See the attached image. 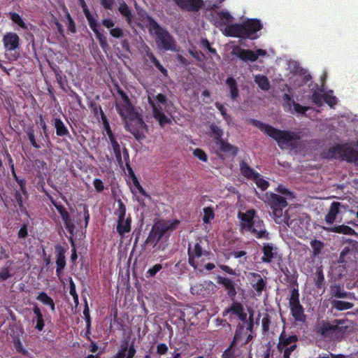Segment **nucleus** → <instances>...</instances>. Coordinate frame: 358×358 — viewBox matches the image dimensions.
Wrapping results in <instances>:
<instances>
[{
  "label": "nucleus",
  "instance_id": "nucleus-1",
  "mask_svg": "<svg viewBox=\"0 0 358 358\" xmlns=\"http://www.w3.org/2000/svg\"><path fill=\"white\" fill-rule=\"evenodd\" d=\"M115 108L125 123V127L136 139H141L143 136L145 123L138 113L129 101L126 94L117 90V96L115 98Z\"/></svg>",
  "mask_w": 358,
  "mask_h": 358
},
{
  "label": "nucleus",
  "instance_id": "nucleus-2",
  "mask_svg": "<svg viewBox=\"0 0 358 358\" xmlns=\"http://www.w3.org/2000/svg\"><path fill=\"white\" fill-rule=\"evenodd\" d=\"M277 191L283 194L285 196H279L274 193L267 194V200L273 210V215L275 221L278 224H285L287 225L291 217L296 215V209L289 208L285 213L282 212V208H285L287 205V199H292L293 195L292 192L288 191L283 186H279Z\"/></svg>",
  "mask_w": 358,
  "mask_h": 358
},
{
  "label": "nucleus",
  "instance_id": "nucleus-3",
  "mask_svg": "<svg viewBox=\"0 0 358 358\" xmlns=\"http://www.w3.org/2000/svg\"><path fill=\"white\" fill-rule=\"evenodd\" d=\"M238 217L241 219V227L243 232H248L257 238L268 237V234L263 221L255 216V210L250 209L245 213L239 212Z\"/></svg>",
  "mask_w": 358,
  "mask_h": 358
},
{
  "label": "nucleus",
  "instance_id": "nucleus-4",
  "mask_svg": "<svg viewBox=\"0 0 358 358\" xmlns=\"http://www.w3.org/2000/svg\"><path fill=\"white\" fill-rule=\"evenodd\" d=\"M255 124L261 131L273 138L281 148H287L295 144L297 135L287 131L277 129L268 124L255 121Z\"/></svg>",
  "mask_w": 358,
  "mask_h": 358
},
{
  "label": "nucleus",
  "instance_id": "nucleus-5",
  "mask_svg": "<svg viewBox=\"0 0 358 358\" xmlns=\"http://www.w3.org/2000/svg\"><path fill=\"white\" fill-rule=\"evenodd\" d=\"M355 147V144L352 143L334 145L329 149L327 157L341 158L358 165V151Z\"/></svg>",
  "mask_w": 358,
  "mask_h": 358
},
{
  "label": "nucleus",
  "instance_id": "nucleus-6",
  "mask_svg": "<svg viewBox=\"0 0 358 358\" xmlns=\"http://www.w3.org/2000/svg\"><path fill=\"white\" fill-rule=\"evenodd\" d=\"M150 31L157 36L156 43L159 48L164 50H174L175 42L171 35L162 29L152 19L148 17Z\"/></svg>",
  "mask_w": 358,
  "mask_h": 358
},
{
  "label": "nucleus",
  "instance_id": "nucleus-7",
  "mask_svg": "<svg viewBox=\"0 0 358 358\" xmlns=\"http://www.w3.org/2000/svg\"><path fill=\"white\" fill-rule=\"evenodd\" d=\"M148 102L151 105L154 117L158 121L161 127L171 122V120L164 114L167 111L168 103L166 97L162 94L156 96L155 100L148 96Z\"/></svg>",
  "mask_w": 358,
  "mask_h": 358
},
{
  "label": "nucleus",
  "instance_id": "nucleus-8",
  "mask_svg": "<svg viewBox=\"0 0 358 358\" xmlns=\"http://www.w3.org/2000/svg\"><path fill=\"white\" fill-rule=\"evenodd\" d=\"M179 224L178 220L171 221H159L157 222L152 227V229L147 238V242L153 246L162 238L169 231L175 229Z\"/></svg>",
  "mask_w": 358,
  "mask_h": 358
},
{
  "label": "nucleus",
  "instance_id": "nucleus-9",
  "mask_svg": "<svg viewBox=\"0 0 358 358\" xmlns=\"http://www.w3.org/2000/svg\"><path fill=\"white\" fill-rule=\"evenodd\" d=\"M210 130L213 133L212 137L214 138L215 144L214 149L218 155L222 156L223 154H225L234 156L237 154L238 150L236 148L224 141L221 138L223 132L218 127L212 124L210 126Z\"/></svg>",
  "mask_w": 358,
  "mask_h": 358
},
{
  "label": "nucleus",
  "instance_id": "nucleus-10",
  "mask_svg": "<svg viewBox=\"0 0 358 358\" xmlns=\"http://www.w3.org/2000/svg\"><path fill=\"white\" fill-rule=\"evenodd\" d=\"M310 225V218L304 213H299L296 210V215L291 217L287 227L291 228L299 236H303Z\"/></svg>",
  "mask_w": 358,
  "mask_h": 358
},
{
  "label": "nucleus",
  "instance_id": "nucleus-11",
  "mask_svg": "<svg viewBox=\"0 0 358 358\" xmlns=\"http://www.w3.org/2000/svg\"><path fill=\"white\" fill-rule=\"evenodd\" d=\"M297 337L295 335H287L282 331L279 338L278 348L283 352L284 358H289L291 352L296 348Z\"/></svg>",
  "mask_w": 358,
  "mask_h": 358
},
{
  "label": "nucleus",
  "instance_id": "nucleus-12",
  "mask_svg": "<svg viewBox=\"0 0 358 358\" xmlns=\"http://www.w3.org/2000/svg\"><path fill=\"white\" fill-rule=\"evenodd\" d=\"M289 308L292 316L295 320L299 322L305 321L306 316L303 308L299 302V294L298 289H294L289 298Z\"/></svg>",
  "mask_w": 358,
  "mask_h": 358
},
{
  "label": "nucleus",
  "instance_id": "nucleus-13",
  "mask_svg": "<svg viewBox=\"0 0 358 358\" xmlns=\"http://www.w3.org/2000/svg\"><path fill=\"white\" fill-rule=\"evenodd\" d=\"M232 54L239 57L243 61H256L259 57H264L266 52L264 50L258 49L255 52L250 50H245L238 46L235 47L232 50Z\"/></svg>",
  "mask_w": 358,
  "mask_h": 358
},
{
  "label": "nucleus",
  "instance_id": "nucleus-14",
  "mask_svg": "<svg viewBox=\"0 0 358 358\" xmlns=\"http://www.w3.org/2000/svg\"><path fill=\"white\" fill-rule=\"evenodd\" d=\"M223 33L224 35L229 36L248 38V32L246 31L243 24H234L227 25L223 29Z\"/></svg>",
  "mask_w": 358,
  "mask_h": 358
},
{
  "label": "nucleus",
  "instance_id": "nucleus-15",
  "mask_svg": "<svg viewBox=\"0 0 358 358\" xmlns=\"http://www.w3.org/2000/svg\"><path fill=\"white\" fill-rule=\"evenodd\" d=\"M104 127L106 135L108 136L109 141L110 142L111 147L113 150L116 159L117 160L120 164H122L120 145L115 140V136L110 128L109 124L107 122H104Z\"/></svg>",
  "mask_w": 358,
  "mask_h": 358
},
{
  "label": "nucleus",
  "instance_id": "nucleus-16",
  "mask_svg": "<svg viewBox=\"0 0 358 358\" xmlns=\"http://www.w3.org/2000/svg\"><path fill=\"white\" fill-rule=\"evenodd\" d=\"M189 262L194 268H199L201 265L204 259L201 258L203 255V251L201 246L199 244H195L194 248L192 250H189Z\"/></svg>",
  "mask_w": 358,
  "mask_h": 358
},
{
  "label": "nucleus",
  "instance_id": "nucleus-17",
  "mask_svg": "<svg viewBox=\"0 0 358 358\" xmlns=\"http://www.w3.org/2000/svg\"><path fill=\"white\" fill-rule=\"evenodd\" d=\"M284 108L286 110L292 113H296L298 114L304 113L308 109V107H303L294 102L289 94H285L283 96Z\"/></svg>",
  "mask_w": 358,
  "mask_h": 358
},
{
  "label": "nucleus",
  "instance_id": "nucleus-18",
  "mask_svg": "<svg viewBox=\"0 0 358 358\" xmlns=\"http://www.w3.org/2000/svg\"><path fill=\"white\" fill-rule=\"evenodd\" d=\"M19 36L14 32L6 33L3 38L4 48L7 51L15 50L19 45Z\"/></svg>",
  "mask_w": 358,
  "mask_h": 358
},
{
  "label": "nucleus",
  "instance_id": "nucleus-19",
  "mask_svg": "<svg viewBox=\"0 0 358 358\" xmlns=\"http://www.w3.org/2000/svg\"><path fill=\"white\" fill-rule=\"evenodd\" d=\"M229 313L238 316L243 322L247 320V314L244 312L243 306L238 302H234L229 308L224 311L223 316H226Z\"/></svg>",
  "mask_w": 358,
  "mask_h": 358
},
{
  "label": "nucleus",
  "instance_id": "nucleus-20",
  "mask_svg": "<svg viewBox=\"0 0 358 358\" xmlns=\"http://www.w3.org/2000/svg\"><path fill=\"white\" fill-rule=\"evenodd\" d=\"M342 207L343 206L341 203L333 202L325 216V222L328 224H333L336 220L338 215L341 213Z\"/></svg>",
  "mask_w": 358,
  "mask_h": 358
},
{
  "label": "nucleus",
  "instance_id": "nucleus-21",
  "mask_svg": "<svg viewBox=\"0 0 358 358\" xmlns=\"http://www.w3.org/2000/svg\"><path fill=\"white\" fill-rule=\"evenodd\" d=\"M331 94L332 91L324 93L322 94L323 97L321 98L319 92H315L313 95V100L316 104L321 105L322 103V99H324L329 106L332 107L336 103L337 99L335 96H332Z\"/></svg>",
  "mask_w": 358,
  "mask_h": 358
},
{
  "label": "nucleus",
  "instance_id": "nucleus-22",
  "mask_svg": "<svg viewBox=\"0 0 358 358\" xmlns=\"http://www.w3.org/2000/svg\"><path fill=\"white\" fill-rule=\"evenodd\" d=\"M311 247L312 257L315 258L322 255L324 250L325 245L324 242L317 238L311 239L310 241Z\"/></svg>",
  "mask_w": 358,
  "mask_h": 358
},
{
  "label": "nucleus",
  "instance_id": "nucleus-23",
  "mask_svg": "<svg viewBox=\"0 0 358 358\" xmlns=\"http://www.w3.org/2000/svg\"><path fill=\"white\" fill-rule=\"evenodd\" d=\"M177 5L182 8L189 10H197L201 3V0H176Z\"/></svg>",
  "mask_w": 358,
  "mask_h": 358
},
{
  "label": "nucleus",
  "instance_id": "nucleus-24",
  "mask_svg": "<svg viewBox=\"0 0 358 358\" xmlns=\"http://www.w3.org/2000/svg\"><path fill=\"white\" fill-rule=\"evenodd\" d=\"M33 312L35 315V317L32 319V322L34 324H36L35 328L41 331L43 329V327L45 326L44 320L43 315L41 312L40 308L37 306H34L33 308Z\"/></svg>",
  "mask_w": 358,
  "mask_h": 358
},
{
  "label": "nucleus",
  "instance_id": "nucleus-25",
  "mask_svg": "<svg viewBox=\"0 0 358 358\" xmlns=\"http://www.w3.org/2000/svg\"><path fill=\"white\" fill-rule=\"evenodd\" d=\"M232 21V17L231 15L226 11H222L219 13H217L215 22L217 27H222L227 25H229V23H231Z\"/></svg>",
  "mask_w": 358,
  "mask_h": 358
},
{
  "label": "nucleus",
  "instance_id": "nucleus-26",
  "mask_svg": "<svg viewBox=\"0 0 358 358\" xmlns=\"http://www.w3.org/2000/svg\"><path fill=\"white\" fill-rule=\"evenodd\" d=\"M218 282L222 284L227 291L228 295L233 298L236 294V291L233 282L227 278L219 277Z\"/></svg>",
  "mask_w": 358,
  "mask_h": 358
},
{
  "label": "nucleus",
  "instance_id": "nucleus-27",
  "mask_svg": "<svg viewBox=\"0 0 358 358\" xmlns=\"http://www.w3.org/2000/svg\"><path fill=\"white\" fill-rule=\"evenodd\" d=\"M243 25L245 27L246 31L248 32V37L262 28V24L260 21L257 20H248L243 24Z\"/></svg>",
  "mask_w": 358,
  "mask_h": 358
},
{
  "label": "nucleus",
  "instance_id": "nucleus-28",
  "mask_svg": "<svg viewBox=\"0 0 358 358\" xmlns=\"http://www.w3.org/2000/svg\"><path fill=\"white\" fill-rule=\"evenodd\" d=\"M117 230L121 236L129 233L131 230V219L127 217L118 220Z\"/></svg>",
  "mask_w": 358,
  "mask_h": 358
},
{
  "label": "nucleus",
  "instance_id": "nucleus-29",
  "mask_svg": "<svg viewBox=\"0 0 358 358\" xmlns=\"http://www.w3.org/2000/svg\"><path fill=\"white\" fill-rule=\"evenodd\" d=\"M329 231L343 234L345 235H357L354 229L346 225H339L336 227H332L327 229Z\"/></svg>",
  "mask_w": 358,
  "mask_h": 358
},
{
  "label": "nucleus",
  "instance_id": "nucleus-30",
  "mask_svg": "<svg viewBox=\"0 0 358 358\" xmlns=\"http://www.w3.org/2000/svg\"><path fill=\"white\" fill-rule=\"evenodd\" d=\"M82 6L83 8L84 14L88 21L90 27L92 29V30H96V27H99L96 20L94 17L92 15H91L90 10L87 9L84 2H83Z\"/></svg>",
  "mask_w": 358,
  "mask_h": 358
},
{
  "label": "nucleus",
  "instance_id": "nucleus-31",
  "mask_svg": "<svg viewBox=\"0 0 358 358\" xmlns=\"http://www.w3.org/2000/svg\"><path fill=\"white\" fill-rule=\"evenodd\" d=\"M226 84L229 89L231 98L236 99L238 96V90L236 80L233 78H229L226 80Z\"/></svg>",
  "mask_w": 358,
  "mask_h": 358
},
{
  "label": "nucleus",
  "instance_id": "nucleus-32",
  "mask_svg": "<svg viewBox=\"0 0 358 358\" xmlns=\"http://www.w3.org/2000/svg\"><path fill=\"white\" fill-rule=\"evenodd\" d=\"M255 81L258 85V86L263 90H268L270 88L269 81L267 79V78L264 76H255Z\"/></svg>",
  "mask_w": 358,
  "mask_h": 358
},
{
  "label": "nucleus",
  "instance_id": "nucleus-33",
  "mask_svg": "<svg viewBox=\"0 0 358 358\" xmlns=\"http://www.w3.org/2000/svg\"><path fill=\"white\" fill-rule=\"evenodd\" d=\"M241 172L246 178L253 180L257 173L248 166L245 162L241 164Z\"/></svg>",
  "mask_w": 358,
  "mask_h": 358
},
{
  "label": "nucleus",
  "instance_id": "nucleus-34",
  "mask_svg": "<svg viewBox=\"0 0 358 358\" xmlns=\"http://www.w3.org/2000/svg\"><path fill=\"white\" fill-rule=\"evenodd\" d=\"M264 256L262 261L264 262H270L273 257V248L270 244H266L263 248Z\"/></svg>",
  "mask_w": 358,
  "mask_h": 358
},
{
  "label": "nucleus",
  "instance_id": "nucleus-35",
  "mask_svg": "<svg viewBox=\"0 0 358 358\" xmlns=\"http://www.w3.org/2000/svg\"><path fill=\"white\" fill-rule=\"evenodd\" d=\"M251 275L254 279L257 280V282L253 285L255 289L259 293L261 294L265 287V282L263 278L260 276V275L257 273H251Z\"/></svg>",
  "mask_w": 358,
  "mask_h": 358
},
{
  "label": "nucleus",
  "instance_id": "nucleus-36",
  "mask_svg": "<svg viewBox=\"0 0 358 358\" xmlns=\"http://www.w3.org/2000/svg\"><path fill=\"white\" fill-rule=\"evenodd\" d=\"M55 127L58 136H65L69 133L67 128L60 119H55Z\"/></svg>",
  "mask_w": 358,
  "mask_h": 358
},
{
  "label": "nucleus",
  "instance_id": "nucleus-37",
  "mask_svg": "<svg viewBox=\"0 0 358 358\" xmlns=\"http://www.w3.org/2000/svg\"><path fill=\"white\" fill-rule=\"evenodd\" d=\"M132 186L131 187V192L134 193V194H136L137 192L141 193L143 196H147V194L145 193V191L142 187V186L140 185L138 180L136 178V176L134 175L132 176Z\"/></svg>",
  "mask_w": 358,
  "mask_h": 358
},
{
  "label": "nucleus",
  "instance_id": "nucleus-38",
  "mask_svg": "<svg viewBox=\"0 0 358 358\" xmlns=\"http://www.w3.org/2000/svg\"><path fill=\"white\" fill-rule=\"evenodd\" d=\"M36 299L43 303L50 306L52 310H55V303L52 299L49 297L45 292L40 293Z\"/></svg>",
  "mask_w": 358,
  "mask_h": 358
},
{
  "label": "nucleus",
  "instance_id": "nucleus-39",
  "mask_svg": "<svg viewBox=\"0 0 358 358\" xmlns=\"http://www.w3.org/2000/svg\"><path fill=\"white\" fill-rule=\"evenodd\" d=\"M309 80V76L302 75L301 73H295L293 76L292 80L294 82V86H301L303 83L307 82Z\"/></svg>",
  "mask_w": 358,
  "mask_h": 358
},
{
  "label": "nucleus",
  "instance_id": "nucleus-40",
  "mask_svg": "<svg viewBox=\"0 0 358 358\" xmlns=\"http://www.w3.org/2000/svg\"><path fill=\"white\" fill-rule=\"evenodd\" d=\"M8 15L10 16V18L11 20L17 24L18 26H20L22 29H27V26L22 20V17L16 13H9Z\"/></svg>",
  "mask_w": 358,
  "mask_h": 358
},
{
  "label": "nucleus",
  "instance_id": "nucleus-41",
  "mask_svg": "<svg viewBox=\"0 0 358 358\" xmlns=\"http://www.w3.org/2000/svg\"><path fill=\"white\" fill-rule=\"evenodd\" d=\"M203 221L204 223H210L214 219V212L210 207L204 208L203 210Z\"/></svg>",
  "mask_w": 358,
  "mask_h": 358
},
{
  "label": "nucleus",
  "instance_id": "nucleus-42",
  "mask_svg": "<svg viewBox=\"0 0 358 358\" xmlns=\"http://www.w3.org/2000/svg\"><path fill=\"white\" fill-rule=\"evenodd\" d=\"M204 288L203 282L197 283L191 287V292L192 294L206 296V292Z\"/></svg>",
  "mask_w": 358,
  "mask_h": 358
},
{
  "label": "nucleus",
  "instance_id": "nucleus-43",
  "mask_svg": "<svg viewBox=\"0 0 358 358\" xmlns=\"http://www.w3.org/2000/svg\"><path fill=\"white\" fill-rule=\"evenodd\" d=\"M148 57L150 59L151 62H153V64H155V66H156V68L158 69V70L164 75V76H166L167 75V71L166 70V69L162 66V65H161V64L159 63V62L156 59V57L151 53V52H148Z\"/></svg>",
  "mask_w": 358,
  "mask_h": 358
},
{
  "label": "nucleus",
  "instance_id": "nucleus-44",
  "mask_svg": "<svg viewBox=\"0 0 358 358\" xmlns=\"http://www.w3.org/2000/svg\"><path fill=\"white\" fill-rule=\"evenodd\" d=\"M148 57L150 59L151 62H153V64H155V66H156V68L158 69V70L164 75V76H166L167 75V71L166 70V69L162 66V65H161V64L159 63V62L156 59V57L151 53V52H148Z\"/></svg>",
  "mask_w": 358,
  "mask_h": 358
},
{
  "label": "nucleus",
  "instance_id": "nucleus-45",
  "mask_svg": "<svg viewBox=\"0 0 358 358\" xmlns=\"http://www.w3.org/2000/svg\"><path fill=\"white\" fill-rule=\"evenodd\" d=\"M148 57L150 59L151 62H153V64H155V66H156V68L158 69V70L164 75V76H166L167 75V71L166 70V69L162 66V65H161V64L159 63V62L156 59V57L151 53V52H148Z\"/></svg>",
  "mask_w": 358,
  "mask_h": 358
},
{
  "label": "nucleus",
  "instance_id": "nucleus-46",
  "mask_svg": "<svg viewBox=\"0 0 358 358\" xmlns=\"http://www.w3.org/2000/svg\"><path fill=\"white\" fill-rule=\"evenodd\" d=\"M118 10L123 16L126 17L128 22H130L131 14L130 10L129 9L126 3H120L118 8Z\"/></svg>",
  "mask_w": 358,
  "mask_h": 358
},
{
  "label": "nucleus",
  "instance_id": "nucleus-47",
  "mask_svg": "<svg viewBox=\"0 0 358 358\" xmlns=\"http://www.w3.org/2000/svg\"><path fill=\"white\" fill-rule=\"evenodd\" d=\"M256 185L262 190H265L268 187V182L265 180L259 173L253 178Z\"/></svg>",
  "mask_w": 358,
  "mask_h": 358
},
{
  "label": "nucleus",
  "instance_id": "nucleus-48",
  "mask_svg": "<svg viewBox=\"0 0 358 358\" xmlns=\"http://www.w3.org/2000/svg\"><path fill=\"white\" fill-rule=\"evenodd\" d=\"M334 306L339 310H348L352 307V303L342 301H335Z\"/></svg>",
  "mask_w": 358,
  "mask_h": 358
},
{
  "label": "nucleus",
  "instance_id": "nucleus-49",
  "mask_svg": "<svg viewBox=\"0 0 358 358\" xmlns=\"http://www.w3.org/2000/svg\"><path fill=\"white\" fill-rule=\"evenodd\" d=\"M59 213L61 215L62 220L65 222L66 226L69 227L70 224L69 215L68 212L61 206H57Z\"/></svg>",
  "mask_w": 358,
  "mask_h": 358
},
{
  "label": "nucleus",
  "instance_id": "nucleus-50",
  "mask_svg": "<svg viewBox=\"0 0 358 358\" xmlns=\"http://www.w3.org/2000/svg\"><path fill=\"white\" fill-rule=\"evenodd\" d=\"M116 214L118 216V220L125 218L126 208L121 201H118V208L117 209Z\"/></svg>",
  "mask_w": 358,
  "mask_h": 358
},
{
  "label": "nucleus",
  "instance_id": "nucleus-51",
  "mask_svg": "<svg viewBox=\"0 0 358 358\" xmlns=\"http://www.w3.org/2000/svg\"><path fill=\"white\" fill-rule=\"evenodd\" d=\"M204 289H206V295L214 293L216 289L215 285L211 281L203 282Z\"/></svg>",
  "mask_w": 358,
  "mask_h": 358
},
{
  "label": "nucleus",
  "instance_id": "nucleus-52",
  "mask_svg": "<svg viewBox=\"0 0 358 358\" xmlns=\"http://www.w3.org/2000/svg\"><path fill=\"white\" fill-rule=\"evenodd\" d=\"M57 273H59L61 270H62L65 266V258L64 256L62 254H59L58 255V257L57 259Z\"/></svg>",
  "mask_w": 358,
  "mask_h": 358
},
{
  "label": "nucleus",
  "instance_id": "nucleus-53",
  "mask_svg": "<svg viewBox=\"0 0 358 358\" xmlns=\"http://www.w3.org/2000/svg\"><path fill=\"white\" fill-rule=\"evenodd\" d=\"M96 36V38L100 42V45H101V47L103 48H105L107 46V42H106V38L103 36V35H102L98 30V27H96V30H92Z\"/></svg>",
  "mask_w": 358,
  "mask_h": 358
},
{
  "label": "nucleus",
  "instance_id": "nucleus-54",
  "mask_svg": "<svg viewBox=\"0 0 358 358\" xmlns=\"http://www.w3.org/2000/svg\"><path fill=\"white\" fill-rule=\"evenodd\" d=\"M270 351L271 350L269 348L263 345H261L258 350L259 353L261 354V358H269Z\"/></svg>",
  "mask_w": 358,
  "mask_h": 358
},
{
  "label": "nucleus",
  "instance_id": "nucleus-55",
  "mask_svg": "<svg viewBox=\"0 0 358 358\" xmlns=\"http://www.w3.org/2000/svg\"><path fill=\"white\" fill-rule=\"evenodd\" d=\"M64 12L66 13V18H67V20H68V24H69V29L71 31V32H74L75 30H76V28H75V25H74V22L70 15V14L69 13V12L67 11V9L64 7Z\"/></svg>",
  "mask_w": 358,
  "mask_h": 358
},
{
  "label": "nucleus",
  "instance_id": "nucleus-56",
  "mask_svg": "<svg viewBox=\"0 0 358 358\" xmlns=\"http://www.w3.org/2000/svg\"><path fill=\"white\" fill-rule=\"evenodd\" d=\"M110 34L114 38H118L123 36V31L119 27H115L110 30Z\"/></svg>",
  "mask_w": 358,
  "mask_h": 358
},
{
  "label": "nucleus",
  "instance_id": "nucleus-57",
  "mask_svg": "<svg viewBox=\"0 0 358 358\" xmlns=\"http://www.w3.org/2000/svg\"><path fill=\"white\" fill-rule=\"evenodd\" d=\"M11 276L8 268H3L0 271V280L3 281Z\"/></svg>",
  "mask_w": 358,
  "mask_h": 358
},
{
  "label": "nucleus",
  "instance_id": "nucleus-58",
  "mask_svg": "<svg viewBox=\"0 0 358 358\" xmlns=\"http://www.w3.org/2000/svg\"><path fill=\"white\" fill-rule=\"evenodd\" d=\"M194 155L197 158H199V159H201L203 162H206L207 160V156H206V153L201 149H196L194 151Z\"/></svg>",
  "mask_w": 358,
  "mask_h": 358
},
{
  "label": "nucleus",
  "instance_id": "nucleus-59",
  "mask_svg": "<svg viewBox=\"0 0 358 358\" xmlns=\"http://www.w3.org/2000/svg\"><path fill=\"white\" fill-rule=\"evenodd\" d=\"M162 266L161 264H155L152 268H150L148 271V273L150 277H153L155 274L162 269Z\"/></svg>",
  "mask_w": 358,
  "mask_h": 358
},
{
  "label": "nucleus",
  "instance_id": "nucleus-60",
  "mask_svg": "<svg viewBox=\"0 0 358 358\" xmlns=\"http://www.w3.org/2000/svg\"><path fill=\"white\" fill-rule=\"evenodd\" d=\"M27 135H28L29 140L30 141L31 145L34 148H38L39 145L36 142L34 134V131L32 129H29V131H27Z\"/></svg>",
  "mask_w": 358,
  "mask_h": 358
},
{
  "label": "nucleus",
  "instance_id": "nucleus-61",
  "mask_svg": "<svg viewBox=\"0 0 358 358\" xmlns=\"http://www.w3.org/2000/svg\"><path fill=\"white\" fill-rule=\"evenodd\" d=\"M94 187L97 192L103 191L104 186L103 182L98 178H96L93 182Z\"/></svg>",
  "mask_w": 358,
  "mask_h": 358
},
{
  "label": "nucleus",
  "instance_id": "nucleus-62",
  "mask_svg": "<svg viewBox=\"0 0 358 358\" xmlns=\"http://www.w3.org/2000/svg\"><path fill=\"white\" fill-rule=\"evenodd\" d=\"M168 351V347L164 343H160L157 347V353L159 355H164Z\"/></svg>",
  "mask_w": 358,
  "mask_h": 358
},
{
  "label": "nucleus",
  "instance_id": "nucleus-63",
  "mask_svg": "<svg viewBox=\"0 0 358 358\" xmlns=\"http://www.w3.org/2000/svg\"><path fill=\"white\" fill-rule=\"evenodd\" d=\"M102 24L105 27L111 29L113 28V27L115 25V22L113 20L110 19V18H106V19H103L102 20Z\"/></svg>",
  "mask_w": 358,
  "mask_h": 358
},
{
  "label": "nucleus",
  "instance_id": "nucleus-64",
  "mask_svg": "<svg viewBox=\"0 0 358 358\" xmlns=\"http://www.w3.org/2000/svg\"><path fill=\"white\" fill-rule=\"evenodd\" d=\"M101 4L107 9H112L113 4H114V0H100Z\"/></svg>",
  "mask_w": 358,
  "mask_h": 358
}]
</instances>
